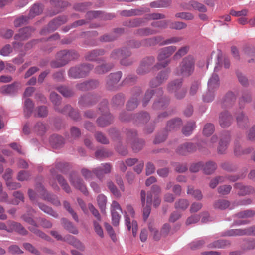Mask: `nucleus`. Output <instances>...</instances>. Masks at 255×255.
<instances>
[{"label": "nucleus", "instance_id": "f257e3e1", "mask_svg": "<svg viewBox=\"0 0 255 255\" xmlns=\"http://www.w3.org/2000/svg\"><path fill=\"white\" fill-rule=\"evenodd\" d=\"M195 59L189 55L185 57L180 62L179 67L175 72L177 75H181L183 77H188L191 75L194 71Z\"/></svg>", "mask_w": 255, "mask_h": 255}, {"label": "nucleus", "instance_id": "f03ea898", "mask_svg": "<svg viewBox=\"0 0 255 255\" xmlns=\"http://www.w3.org/2000/svg\"><path fill=\"white\" fill-rule=\"evenodd\" d=\"M176 47L175 46H170L161 49L159 51L157 59L160 63H158L154 65L153 68L159 69L161 67H166L170 62V60L167 59L176 50Z\"/></svg>", "mask_w": 255, "mask_h": 255}, {"label": "nucleus", "instance_id": "7ed1b4c3", "mask_svg": "<svg viewBox=\"0 0 255 255\" xmlns=\"http://www.w3.org/2000/svg\"><path fill=\"white\" fill-rule=\"evenodd\" d=\"M131 54V52L127 48L117 49L112 51L110 58L113 60L120 59L122 65L128 66L131 65L132 63L131 60L127 59V58L129 57Z\"/></svg>", "mask_w": 255, "mask_h": 255}, {"label": "nucleus", "instance_id": "20e7f679", "mask_svg": "<svg viewBox=\"0 0 255 255\" xmlns=\"http://www.w3.org/2000/svg\"><path fill=\"white\" fill-rule=\"evenodd\" d=\"M36 189L43 200L50 202L57 207L61 205V202L58 196L52 193L48 192L41 183L36 184Z\"/></svg>", "mask_w": 255, "mask_h": 255}, {"label": "nucleus", "instance_id": "39448f33", "mask_svg": "<svg viewBox=\"0 0 255 255\" xmlns=\"http://www.w3.org/2000/svg\"><path fill=\"white\" fill-rule=\"evenodd\" d=\"M69 180L75 188L80 190L86 195L88 194L87 189L83 180L77 172L75 171L71 172L69 174Z\"/></svg>", "mask_w": 255, "mask_h": 255}, {"label": "nucleus", "instance_id": "423d86ee", "mask_svg": "<svg viewBox=\"0 0 255 255\" xmlns=\"http://www.w3.org/2000/svg\"><path fill=\"white\" fill-rule=\"evenodd\" d=\"M237 96V94L232 91L227 92L220 103L221 108L227 111L235 110L234 106Z\"/></svg>", "mask_w": 255, "mask_h": 255}, {"label": "nucleus", "instance_id": "0eeeda50", "mask_svg": "<svg viewBox=\"0 0 255 255\" xmlns=\"http://www.w3.org/2000/svg\"><path fill=\"white\" fill-rule=\"evenodd\" d=\"M182 79H177L169 83L167 86V90L170 93H174L175 96L177 99H182L184 97L186 91L182 88Z\"/></svg>", "mask_w": 255, "mask_h": 255}, {"label": "nucleus", "instance_id": "6e6552de", "mask_svg": "<svg viewBox=\"0 0 255 255\" xmlns=\"http://www.w3.org/2000/svg\"><path fill=\"white\" fill-rule=\"evenodd\" d=\"M231 139V135L229 131L222 132L220 135V140L217 147V152L220 154H225L227 151Z\"/></svg>", "mask_w": 255, "mask_h": 255}, {"label": "nucleus", "instance_id": "1a4fd4ad", "mask_svg": "<svg viewBox=\"0 0 255 255\" xmlns=\"http://www.w3.org/2000/svg\"><path fill=\"white\" fill-rule=\"evenodd\" d=\"M122 76V73L118 71L110 74L106 78V89L109 91H114L117 89V83L119 82Z\"/></svg>", "mask_w": 255, "mask_h": 255}, {"label": "nucleus", "instance_id": "9d476101", "mask_svg": "<svg viewBox=\"0 0 255 255\" xmlns=\"http://www.w3.org/2000/svg\"><path fill=\"white\" fill-rule=\"evenodd\" d=\"M161 36H156L150 38H147L142 40L141 41H137L135 40L130 41L128 46L131 48H139L140 46H151L155 45L159 43L161 41Z\"/></svg>", "mask_w": 255, "mask_h": 255}, {"label": "nucleus", "instance_id": "9b49d317", "mask_svg": "<svg viewBox=\"0 0 255 255\" xmlns=\"http://www.w3.org/2000/svg\"><path fill=\"white\" fill-rule=\"evenodd\" d=\"M57 58L62 60L65 65L71 60L77 59L79 55L75 50H61L57 53Z\"/></svg>", "mask_w": 255, "mask_h": 255}, {"label": "nucleus", "instance_id": "f8f14e48", "mask_svg": "<svg viewBox=\"0 0 255 255\" xmlns=\"http://www.w3.org/2000/svg\"><path fill=\"white\" fill-rule=\"evenodd\" d=\"M154 62V57H146L141 61L140 66L137 69V73L139 75H143L149 72Z\"/></svg>", "mask_w": 255, "mask_h": 255}, {"label": "nucleus", "instance_id": "ddd939ff", "mask_svg": "<svg viewBox=\"0 0 255 255\" xmlns=\"http://www.w3.org/2000/svg\"><path fill=\"white\" fill-rule=\"evenodd\" d=\"M197 146H198V144L192 142H185L179 145L176 150V152L181 155H187L188 154L195 152Z\"/></svg>", "mask_w": 255, "mask_h": 255}, {"label": "nucleus", "instance_id": "4468645a", "mask_svg": "<svg viewBox=\"0 0 255 255\" xmlns=\"http://www.w3.org/2000/svg\"><path fill=\"white\" fill-rule=\"evenodd\" d=\"M67 18L65 16H59L52 21H51L48 25L47 29H43L41 33V34H45L46 31L48 32H51L55 30L61 25L64 24L67 22Z\"/></svg>", "mask_w": 255, "mask_h": 255}, {"label": "nucleus", "instance_id": "2eb2a0df", "mask_svg": "<svg viewBox=\"0 0 255 255\" xmlns=\"http://www.w3.org/2000/svg\"><path fill=\"white\" fill-rule=\"evenodd\" d=\"M111 168L110 163H103L101 165V166L94 168L93 172L100 180H102L105 174H108L111 172Z\"/></svg>", "mask_w": 255, "mask_h": 255}, {"label": "nucleus", "instance_id": "dca6fc26", "mask_svg": "<svg viewBox=\"0 0 255 255\" xmlns=\"http://www.w3.org/2000/svg\"><path fill=\"white\" fill-rule=\"evenodd\" d=\"M169 72L167 70L160 71L157 76L153 78L149 82V85L151 87H156L164 82L168 78Z\"/></svg>", "mask_w": 255, "mask_h": 255}, {"label": "nucleus", "instance_id": "f3484780", "mask_svg": "<svg viewBox=\"0 0 255 255\" xmlns=\"http://www.w3.org/2000/svg\"><path fill=\"white\" fill-rule=\"evenodd\" d=\"M163 91L161 88H157L155 90H147L142 100L143 106H146L147 105L153 95H155L158 97H160L163 95Z\"/></svg>", "mask_w": 255, "mask_h": 255}, {"label": "nucleus", "instance_id": "a211bd4d", "mask_svg": "<svg viewBox=\"0 0 255 255\" xmlns=\"http://www.w3.org/2000/svg\"><path fill=\"white\" fill-rule=\"evenodd\" d=\"M234 188L238 190V195L239 196H245L255 192L254 188L252 186H246L240 182L236 183L234 185Z\"/></svg>", "mask_w": 255, "mask_h": 255}, {"label": "nucleus", "instance_id": "6ab92c4d", "mask_svg": "<svg viewBox=\"0 0 255 255\" xmlns=\"http://www.w3.org/2000/svg\"><path fill=\"white\" fill-rule=\"evenodd\" d=\"M252 149L250 147L243 148L241 147L239 140L236 139L234 141V154L237 157L248 154L251 152Z\"/></svg>", "mask_w": 255, "mask_h": 255}, {"label": "nucleus", "instance_id": "aec40b11", "mask_svg": "<svg viewBox=\"0 0 255 255\" xmlns=\"http://www.w3.org/2000/svg\"><path fill=\"white\" fill-rule=\"evenodd\" d=\"M7 223L10 227L9 230H11V232L14 231L24 236L27 234V231L20 223L12 221H8Z\"/></svg>", "mask_w": 255, "mask_h": 255}, {"label": "nucleus", "instance_id": "412c9836", "mask_svg": "<svg viewBox=\"0 0 255 255\" xmlns=\"http://www.w3.org/2000/svg\"><path fill=\"white\" fill-rule=\"evenodd\" d=\"M234 116L238 126L244 128L247 127L249 125V121L248 116L244 113H235Z\"/></svg>", "mask_w": 255, "mask_h": 255}, {"label": "nucleus", "instance_id": "4be33fe9", "mask_svg": "<svg viewBox=\"0 0 255 255\" xmlns=\"http://www.w3.org/2000/svg\"><path fill=\"white\" fill-rule=\"evenodd\" d=\"M233 120L230 113H221L219 116V122L221 127L226 128L231 125Z\"/></svg>", "mask_w": 255, "mask_h": 255}, {"label": "nucleus", "instance_id": "5701e85b", "mask_svg": "<svg viewBox=\"0 0 255 255\" xmlns=\"http://www.w3.org/2000/svg\"><path fill=\"white\" fill-rule=\"evenodd\" d=\"M150 11V8L147 7L140 8L139 9H131L129 10H123L121 12V15L125 16L140 15L144 13H148Z\"/></svg>", "mask_w": 255, "mask_h": 255}, {"label": "nucleus", "instance_id": "b1692460", "mask_svg": "<svg viewBox=\"0 0 255 255\" xmlns=\"http://www.w3.org/2000/svg\"><path fill=\"white\" fill-rule=\"evenodd\" d=\"M61 223L64 229L69 233L74 235L78 234L79 232L77 228L74 225L72 222L66 218L63 217L61 219Z\"/></svg>", "mask_w": 255, "mask_h": 255}, {"label": "nucleus", "instance_id": "393cba45", "mask_svg": "<svg viewBox=\"0 0 255 255\" xmlns=\"http://www.w3.org/2000/svg\"><path fill=\"white\" fill-rule=\"evenodd\" d=\"M105 53V51L103 49H96L91 51L88 52L85 55V58L88 61H97L99 56H102Z\"/></svg>", "mask_w": 255, "mask_h": 255}, {"label": "nucleus", "instance_id": "a878e982", "mask_svg": "<svg viewBox=\"0 0 255 255\" xmlns=\"http://www.w3.org/2000/svg\"><path fill=\"white\" fill-rule=\"evenodd\" d=\"M140 196L142 204L143 207V217L144 221H146L150 215L151 205L146 204V205H145L146 192L144 190H142L141 191Z\"/></svg>", "mask_w": 255, "mask_h": 255}, {"label": "nucleus", "instance_id": "bb28decb", "mask_svg": "<svg viewBox=\"0 0 255 255\" xmlns=\"http://www.w3.org/2000/svg\"><path fill=\"white\" fill-rule=\"evenodd\" d=\"M19 84L14 82L11 84L4 85L0 88V92L3 94H13L18 91Z\"/></svg>", "mask_w": 255, "mask_h": 255}, {"label": "nucleus", "instance_id": "cd10ccee", "mask_svg": "<svg viewBox=\"0 0 255 255\" xmlns=\"http://www.w3.org/2000/svg\"><path fill=\"white\" fill-rule=\"evenodd\" d=\"M31 33V28L25 27L19 30V33L14 36V39L17 41H23L30 37Z\"/></svg>", "mask_w": 255, "mask_h": 255}, {"label": "nucleus", "instance_id": "c85d7f7f", "mask_svg": "<svg viewBox=\"0 0 255 255\" xmlns=\"http://www.w3.org/2000/svg\"><path fill=\"white\" fill-rule=\"evenodd\" d=\"M217 168V164L213 161H208L205 163L203 162V171L205 174H212L215 171Z\"/></svg>", "mask_w": 255, "mask_h": 255}, {"label": "nucleus", "instance_id": "c756f323", "mask_svg": "<svg viewBox=\"0 0 255 255\" xmlns=\"http://www.w3.org/2000/svg\"><path fill=\"white\" fill-rule=\"evenodd\" d=\"M219 78L216 74H213L208 83V89L210 91H215L219 87Z\"/></svg>", "mask_w": 255, "mask_h": 255}, {"label": "nucleus", "instance_id": "7c9ffc66", "mask_svg": "<svg viewBox=\"0 0 255 255\" xmlns=\"http://www.w3.org/2000/svg\"><path fill=\"white\" fill-rule=\"evenodd\" d=\"M36 204L44 213L55 218H58L59 217L58 214L56 211H55L51 207L41 202H36Z\"/></svg>", "mask_w": 255, "mask_h": 255}, {"label": "nucleus", "instance_id": "2f4dec72", "mask_svg": "<svg viewBox=\"0 0 255 255\" xmlns=\"http://www.w3.org/2000/svg\"><path fill=\"white\" fill-rule=\"evenodd\" d=\"M192 8L201 12H205L207 11V8L204 4L194 0L191 1L187 6L185 8L187 10H191Z\"/></svg>", "mask_w": 255, "mask_h": 255}, {"label": "nucleus", "instance_id": "473e14b6", "mask_svg": "<svg viewBox=\"0 0 255 255\" xmlns=\"http://www.w3.org/2000/svg\"><path fill=\"white\" fill-rule=\"evenodd\" d=\"M182 124V121L179 118L172 119L168 122L166 129L169 131L176 130L180 128Z\"/></svg>", "mask_w": 255, "mask_h": 255}, {"label": "nucleus", "instance_id": "72a5a7b5", "mask_svg": "<svg viewBox=\"0 0 255 255\" xmlns=\"http://www.w3.org/2000/svg\"><path fill=\"white\" fill-rule=\"evenodd\" d=\"M169 104V100L167 98L161 97L153 103V107L155 110H164Z\"/></svg>", "mask_w": 255, "mask_h": 255}, {"label": "nucleus", "instance_id": "f704fd0d", "mask_svg": "<svg viewBox=\"0 0 255 255\" xmlns=\"http://www.w3.org/2000/svg\"><path fill=\"white\" fill-rule=\"evenodd\" d=\"M112 119V117L110 114H103L98 118L97 122L99 126L103 127L110 124Z\"/></svg>", "mask_w": 255, "mask_h": 255}, {"label": "nucleus", "instance_id": "c9c22d12", "mask_svg": "<svg viewBox=\"0 0 255 255\" xmlns=\"http://www.w3.org/2000/svg\"><path fill=\"white\" fill-rule=\"evenodd\" d=\"M231 243L226 240H218L208 245L209 248H224L230 245Z\"/></svg>", "mask_w": 255, "mask_h": 255}, {"label": "nucleus", "instance_id": "e433bc0d", "mask_svg": "<svg viewBox=\"0 0 255 255\" xmlns=\"http://www.w3.org/2000/svg\"><path fill=\"white\" fill-rule=\"evenodd\" d=\"M149 113H136L134 116L133 120L136 123H146L150 119Z\"/></svg>", "mask_w": 255, "mask_h": 255}, {"label": "nucleus", "instance_id": "4c0bfd02", "mask_svg": "<svg viewBox=\"0 0 255 255\" xmlns=\"http://www.w3.org/2000/svg\"><path fill=\"white\" fill-rule=\"evenodd\" d=\"M50 144L55 148H58L62 145L64 143L63 138L60 135L54 134L52 135L49 139Z\"/></svg>", "mask_w": 255, "mask_h": 255}, {"label": "nucleus", "instance_id": "58836bf2", "mask_svg": "<svg viewBox=\"0 0 255 255\" xmlns=\"http://www.w3.org/2000/svg\"><path fill=\"white\" fill-rule=\"evenodd\" d=\"M196 128V123L194 121L188 122L183 128L182 131L186 136L191 135Z\"/></svg>", "mask_w": 255, "mask_h": 255}, {"label": "nucleus", "instance_id": "ea45409f", "mask_svg": "<svg viewBox=\"0 0 255 255\" xmlns=\"http://www.w3.org/2000/svg\"><path fill=\"white\" fill-rule=\"evenodd\" d=\"M79 66L71 67L68 71V75L72 78H80L83 77L84 72H81Z\"/></svg>", "mask_w": 255, "mask_h": 255}, {"label": "nucleus", "instance_id": "a19ab883", "mask_svg": "<svg viewBox=\"0 0 255 255\" xmlns=\"http://www.w3.org/2000/svg\"><path fill=\"white\" fill-rule=\"evenodd\" d=\"M230 205L229 201L225 199H219L216 201L213 205L214 208L220 210H225Z\"/></svg>", "mask_w": 255, "mask_h": 255}, {"label": "nucleus", "instance_id": "79ce46f5", "mask_svg": "<svg viewBox=\"0 0 255 255\" xmlns=\"http://www.w3.org/2000/svg\"><path fill=\"white\" fill-rule=\"evenodd\" d=\"M145 23L144 18H135L125 22V25L128 27H134L139 26Z\"/></svg>", "mask_w": 255, "mask_h": 255}, {"label": "nucleus", "instance_id": "37998d69", "mask_svg": "<svg viewBox=\"0 0 255 255\" xmlns=\"http://www.w3.org/2000/svg\"><path fill=\"white\" fill-rule=\"evenodd\" d=\"M59 184L60 185L62 189L67 193H69L71 192V188L67 183L66 180L64 177L60 175H57L56 176Z\"/></svg>", "mask_w": 255, "mask_h": 255}, {"label": "nucleus", "instance_id": "c03bdc74", "mask_svg": "<svg viewBox=\"0 0 255 255\" xmlns=\"http://www.w3.org/2000/svg\"><path fill=\"white\" fill-rule=\"evenodd\" d=\"M189 205V202L186 199H180L174 204V207L177 210H185Z\"/></svg>", "mask_w": 255, "mask_h": 255}, {"label": "nucleus", "instance_id": "a18cd8bd", "mask_svg": "<svg viewBox=\"0 0 255 255\" xmlns=\"http://www.w3.org/2000/svg\"><path fill=\"white\" fill-rule=\"evenodd\" d=\"M220 166L222 169L229 172H235L238 169V166L236 164L229 162L221 163Z\"/></svg>", "mask_w": 255, "mask_h": 255}, {"label": "nucleus", "instance_id": "49530a36", "mask_svg": "<svg viewBox=\"0 0 255 255\" xmlns=\"http://www.w3.org/2000/svg\"><path fill=\"white\" fill-rule=\"evenodd\" d=\"M206 238L205 239H196L191 242L189 245V248L193 250H195L199 249L202 247L206 243Z\"/></svg>", "mask_w": 255, "mask_h": 255}, {"label": "nucleus", "instance_id": "de8ad7c7", "mask_svg": "<svg viewBox=\"0 0 255 255\" xmlns=\"http://www.w3.org/2000/svg\"><path fill=\"white\" fill-rule=\"evenodd\" d=\"M157 31L149 28H142L136 30L135 34L139 36H147L156 34Z\"/></svg>", "mask_w": 255, "mask_h": 255}, {"label": "nucleus", "instance_id": "09e8293b", "mask_svg": "<svg viewBox=\"0 0 255 255\" xmlns=\"http://www.w3.org/2000/svg\"><path fill=\"white\" fill-rule=\"evenodd\" d=\"M43 11V7L41 5L34 4L31 8L29 13V18H32L39 15Z\"/></svg>", "mask_w": 255, "mask_h": 255}, {"label": "nucleus", "instance_id": "8fccbe9b", "mask_svg": "<svg viewBox=\"0 0 255 255\" xmlns=\"http://www.w3.org/2000/svg\"><path fill=\"white\" fill-rule=\"evenodd\" d=\"M67 239L69 240V243L74 247L80 250H84L85 247L83 244L74 236L68 235L67 236Z\"/></svg>", "mask_w": 255, "mask_h": 255}, {"label": "nucleus", "instance_id": "3c124183", "mask_svg": "<svg viewBox=\"0 0 255 255\" xmlns=\"http://www.w3.org/2000/svg\"><path fill=\"white\" fill-rule=\"evenodd\" d=\"M148 229L153 237V239L155 241H159L162 237L161 231L156 229L152 224H149L148 225Z\"/></svg>", "mask_w": 255, "mask_h": 255}, {"label": "nucleus", "instance_id": "603ef678", "mask_svg": "<svg viewBox=\"0 0 255 255\" xmlns=\"http://www.w3.org/2000/svg\"><path fill=\"white\" fill-rule=\"evenodd\" d=\"M251 96L249 92H244L239 101L240 109H242L244 107L245 104L251 102Z\"/></svg>", "mask_w": 255, "mask_h": 255}, {"label": "nucleus", "instance_id": "864d4df0", "mask_svg": "<svg viewBox=\"0 0 255 255\" xmlns=\"http://www.w3.org/2000/svg\"><path fill=\"white\" fill-rule=\"evenodd\" d=\"M244 229H230L222 233V236H244Z\"/></svg>", "mask_w": 255, "mask_h": 255}, {"label": "nucleus", "instance_id": "5fc2aeb1", "mask_svg": "<svg viewBox=\"0 0 255 255\" xmlns=\"http://www.w3.org/2000/svg\"><path fill=\"white\" fill-rule=\"evenodd\" d=\"M144 144V140L142 139H135L132 144V148L135 152H138L142 149Z\"/></svg>", "mask_w": 255, "mask_h": 255}, {"label": "nucleus", "instance_id": "6e6d98bb", "mask_svg": "<svg viewBox=\"0 0 255 255\" xmlns=\"http://www.w3.org/2000/svg\"><path fill=\"white\" fill-rule=\"evenodd\" d=\"M64 208L71 214L73 219L76 222H79V218L76 213L71 208L70 204L67 201L63 202Z\"/></svg>", "mask_w": 255, "mask_h": 255}, {"label": "nucleus", "instance_id": "4d7b16f0", "mask_svg": "<svg viewBox=\"0 0 255 255\" xmlns=\"http://www.w3.org/2000/svg\"><path fill=\"white\" fill-rule=\"evenodd\" d=\"M244 250H250L255 249V239L245 240L242 245Z\"/></svg>", "mask_w": 255, "mask_h": 255}, {"label": "nucleus", "instance_id": "13d9d810", "mask_svg": "<svg viewBox=\"0 0 255 255\" xmlns=\"http://www.w3.org/2000/svg\"><path fill=\"white\" fill-rule=\"evenodd\" d=\"M112 64H103L96 67L95 70L98 74H104L110 71L113 67Z\"/></svg>", "mask_w": 255, "mask_h": 255}, {"label": "nucleus", "instance_id": "bf43d9fd", "mask_svg": "<svg viewBox=\"0 0 255 255\" xmlns=\"http://www.w3.org/2000/svg\"><path fill=\"white\" fill-rule=\"evenodd\" d=\"M214 125L212 123H207L204 126L203 134L206 136H209L212 135L214 133Z\"/></svg>", "mask_w": 255, "mask_h": 255}, {"label": "nucleus", "instance_id": "052dcab7", "mask_svg": "<svg viewBox=\"0 0 255 255\" xmlns=\"http://www.w3.org/2000/svg\"><path fill=\"white\" fill-rule=\"evenodd\" d=\"M98 204L102 212H105L107 203V198L103 194H100L97 198Z\"/></svg>", "mask_w": 255, "mask_h": 255}, {"label": "nucleus", "instance_id": "680f3d73", "mask_svg": "<svg viewBox=\"0 0 255 255\" xmlns=\"http://www.w3.org/2000/svg\"><path fill=\"white\" fill-rule=\"evenodd\" d=\"M112 103L115 106H120L124 104L125 97L124 94L119 93L114 96L112 99Z\"/></svg>", "mask_w": 255, "mask_h": 255}, {"label": "nucleus", "instance_id": "e2e57ef3", "mask_svg": "<svg viewBox=\"0 0 255 255\" xmlns=\"http://www.w3.org/2000/svg\"><path fill=\"white\" fill-rule=\"evenodd\" d=\"M165 18V15L163 14L158 13H153L151 14H146L145 15L144 19L145 20V23L151 20H158L164 19Z\"/></svg>", "mask_w": 255, "mask_h": 255}, {"label": "nucleus", "instance_id": "0e129e2a", "mask_svg": "<svg viewBox=\"0 0 255 255\" xmlns=\"http://www.w3.org/2000/svg\"><path fill=\"white\" fill-rule=\"evenodd\" d=\"M188 194L191 195L197 200H201L202 198V195L199 190H195L193 187L191 186H188L187 191Z\"/></svg>", "mask_w": 255, "mask_h": 255}, {"label": "nucleus", "instance_id": "69168bd1", "mask_svg": "<svg viewBox=\"0 0 255 255\" xmlns=\"http://www.w3.org/2000/svg\"><path fill=\"white\" fill-rule=\"evenodd\" d=\"M255 215V211L251 210H246L236 214V216L239 218H246L253 217Z\"/></svg>", "mask_w": 255, "mask_h": 255}, {"label": "nucleus", "instance_id": "338daca9", "mask_svg": "<svg viewBox=\"0 0 255 255\" xmlns=\"http://www.w3.org/2000/svg\"><path fill=\"white\" fill-rule=\"evenodd\" d=\"M111 155V153L106 149H100L95 152V157L97 159H102Z\"/></svg>", "mask_w": 255, "mask_h": 255}, {"label": "nucleus", "instance_id": "774afa93", "mask_svg": "<svg viewBox=\"0 0 255 255\" xmlns=\"http://www.w3.org/2000/svg\"><path fill=\"white\" fill-rule=\"evenodd\" d=\"M107 186L114 196L116 197L121 196L120 192L118 190L112 181L111 180H108L107 181Z\"/></svg>", "mask_w": 255, "mask_h": 255}]
</instances>
